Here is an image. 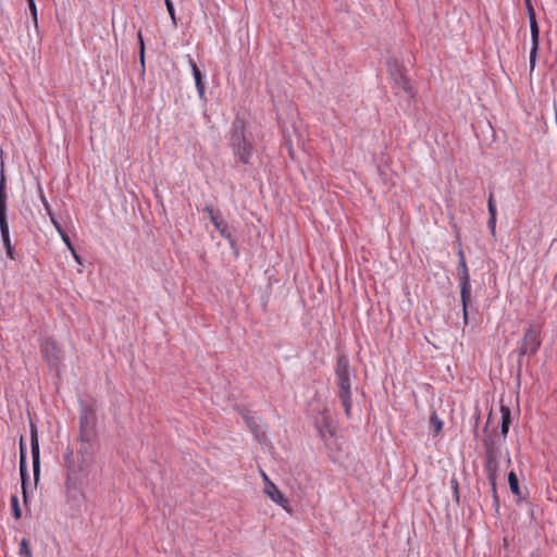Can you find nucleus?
<instances>
[{"instance_id":"1","label":"nucleus","mask_w":557,"mask_h":557,"mask_svg":"<svg viewBox=\"0 0 557 557\" xmlns=\"http://www.w3.org/2000/svg\"><path fill=\"white\" fill-rule=\"evenodd\" d=\"M228 146L234 157L242 164H250L255 151L252 135L247 129V123L243 116L236 114L228 132Z\"/></svg>"},{"instance_id":"2","label":"nucleus","mask_w":557,"mask_h":557,"mask_svg":"<svg viewBox=\"0 0 557 557\" xmlns=\"http://www.w3.org/2000/svg\"><path fill=\"white\" fill-rule=\"evenodd\" d=\"M351 371L349 360L346 355L341 354L337 357L335 366L336 385L338 387V398L344 407L347 418L351 417L352 398H351Z\"/></svg>"},{"instance_id":"3","label":"nucleus","mask_w":557,"mask_h":557,"mask_svg":"<svg viewBox=\"0 0 557 557\" xmlns=\"http://www.w3.org/2000/svg\"><path fill=\"white\" fill-rule=\"evenodd\" d=\"M66 463L67 475L65 480V494L67 502L79 505L84 498V492L82 488L83 479L86 476V472H81L76 469V463L73 459V450L67 448V453L64 456Z\"/></svg>"},{"instance_id":"4","label":"nucleus","mask_w":557,"mask_h":557,"mask_svg":"<svg viewBox=\"0 0 557 557\" xmlns=\"http://www.w3.org/2000/svg\"><path fill=\"white\" fill-rule=\"evenodd\" d=\"M387 71L393 82V89L398 96L403 91L408 100H413L417 96V88L407 76V70L396 58H388L386 61Z\"/></svg>"},{"instance_id":"5","label":"nucleus","mask_w":557,"mask_h":557,"mask_svg":"<svg viewBox=\"0 0 557 557\" xmlns=\"http://www.w3.org/2000/svg\"><path fill=\"white\" fill-rule=\"evenodd\" d=\"M0 233L5 249L7 257L11 260L16 259L14 246L11 244L10 230L7 218V193H5V177L3 170V162H1L0 170Z\"/></svg>"},{"instance_id":"6","label":"nucleus","mask_w":557,"mask_h":557,"mask_svg":"<svg viewBox=\"0 0 557 557\" xmlns=\"http://www.w3.org/2000/svg\"><path fill=\"white\" fill-rule=\"evenodd\" d=\"M541 327L536 324H530L525 330L521 345L518 349V361H517V372L518 375L521 373L522 369V360L525 355L534 356L539 351L542 341H541Z\"/></svg>"},{"instance_id":"7","label":"nucleus","mask_w":557,"mask_h":557,"mask_svg":"<svg viewBox=\"0 0 557 557\" xmlns=\"http://www.w3.org/2000/svg\"><path fill=\"white\" fill-rule=\"evenodd\" d=\"M457 274L460 285V298L462 305L463 323L468 324L469 307L472 304L471 298V282L469 269L466 260H459L457 264Z\"/></svg>"},{"instance_id":"8","label":"nucleus","mask_w":557,"mask_h":557,"mask_svg":"<svg viewBox=\"0 0 557 557\" xmlns=\"http://www.w3.org/2000/svg\"><path fill=\"white\" fill-rule=\"evenodd\" d=\"M97 416L91 405H83L79 411L78 438H97Z\"/></svg>"},{"instance_id":"9","label":"nucleus","mask_w":557,"mask_h":557,"mask_svg":"<svg viewBox=\"0 0 557 557\" xmlns=\"http://www.w3.org/2000/svg\"><path fill=\"white\" fill-rule=\"evenodd\" d=\"M492 419V413L488 414L486 425L483 429V447H484V460H498L500 456V443L503 438L496 430L490 432L488 425Z\"/></svg>"},{"instance_id":"10","label":"nucleus","mask_w":557,"mask_h":557,"mask_svg":"<svg viewBox=\"0 0 557 557\" xmlns=\"http://www.w3.org/2000/svg\"><path fill=\"white\" fill-rule=\"evenodd\" d=\"M529 22H530V30H531V51H530V72H532L535 67L539 48H540V27L536 21V14L534 7L527 9Z\"/></svg>"},{"instance_id":"11","label":"nucleus","mask_w":557,"mask_h":557,"mask_svg":"<svg viewBox=\"0 0 557 557\" xmlns=\"http://www.w3.org/2000/svg\"><path fill=\"white\" fill-rule=\"evenodd\" d=\"M29 432H30L33 473H34L35 483H37L39 480V476H40V448H39V437H38L37 425L33 420L29 421Z\"/></svg>"},{"instance_id":"12","label":"nucleus","mask_w":557,"mask_h":557,"mask_svg":"<svg viewBox=\"0 0 557 557\" xmlns=\"http://www.w3.org/2000/svg\"><path fill=\"white\" fill-rule=\"evenodd\" d=\"M41 352L51 368L58 369L62 360V350L55 339L49 337L41 344Z\"/></svg>"},{"instance_id":"13","label":"nucleus","mask_w":557,"mask_h":557,"mask_svg":"<svg viewBox=\"0 0 557 557\" xmlns=\"http://www.w3.org/2000/svg\"><path fill=\"white\" fill-rule=\"evenodd\" d=\"M78 440L81 442V447L77 451L79 462L76 465V469H79L81 472H86L87 468L94 462L95 442L97 438H90L88 441L85 438Z\"/></svg>"},{"instance_id":"14","label":"nucleus","mask_w":557,"mask_h":557,"mask_svg":"<svg viewBox=\"0 0 557 557\" xmlns=\"http://www.w3.org/2000/svg\"><path fill=\"white\" fill-rule=\"evenodd\" d=\"M20 475L22 483V494L25 506L28 504V494H27V485L29 483V475L27 471V461H26V447L24 443V436L20 437Z\"/></svg>"},{"instance_id":"15","label":"nucleus","mask_w":557,"mask_h":557,"mask_svg":"<svg viewBox=\"0 0 557 557\" xmlns=\"http://www.w3.org/2000/svg\"><path fill=\"white\" fill-rule=\"evenodd\" d=\"M315 426L319 431V435L324 444L329 445V438L335 435V428L332 425V421L326 410L322 411L321 419L315 421Z\"/></svg>"},{"instance_id":"16","label":"nucleus","mask_w":557,"mask_h":557,"mask_svg":"<svg viewBox=\"0 0 557 557\" xmlns=\"http://www.w3.org/2000/svg\"><path fill=\"white\" fill-rule=\"evenodd\" d=\"M187 60H188V64L191 69L194 78H195V85H196V89L198 91L199 98L201 100H205L206 99V86H205V82H203V75H202L200 69L197 66L194 59L189 54L187 55Z\"/></svg>"},{"instance_id":"17","label":"nucleus","mask_w":557,"mask_h":557,"mask_svg":"<svg viewBox=\"0 0 557 557\" xmlns=\"http://www.w3.org/2000/svg\"><path fill=\"white\" fill-rule=\"evenodd\" d=\"M263 476H264V480H265V486H264L265 494L274 503L281 505L283 508L286 509V505L288 504V500L281 493V491L277 488V486L274 483H272L264 473H263Z\"/></svg>"},{"instance_id":"18","label":"nucleus","mask_w":557,"mask_h":557,"mask_svg":"<svg viewBox=\"0 0 557 557\" xmlns=\"http://www.w3.org/2000/svg\"><path fill=\"white\" fill-rule=\"evenodd\" d=\"M244 419H245V422H246L247 426L249 428L250 432L253 434L255 438L257 440V442L260 444L265 443L268 440V436H267L264 430L262 429V426L257 422V420L249 414L244 416Z\"/></svg>"},{"instance_id":"19","label":"nucleus","mask_w":557,"mask_h":557,"mask_svg":"<svg viewBox=\"0 0 557 557\" xmlns=\"http://www.w3.org/2000/svg\"><path fill=\"white\" fill-rule=\"evenodd\" d=\"M487 209H488V214H490V218H488V221H487V227H488L492 236L495 237V235H496V214H497V210H496V206H495V202H494L493 191H491L490 196H488Z\"/></svg>"},{"instance_id":"20","label":"nucleus","mask_w":557,"mask_h":557,"mask_svg":"<svg viewBox=\"0 0 557 557\" xmlns=\"http://www.w3.org/2000/svg\"><path fill=\"white\" fill-rule=\"evenodd\" d=\"M215 230L220 233L222 237L228 240L231 248L234 250V253L238 255V248L235 238L233 237L234 227L230 226L226 222L220 224Z\"/></svg>"},{"instance_id":"21","label":"nucleus","mask_w":557,"mask_h":557,"mask_svg":"<svg viewBox=\"0 0 557 557\" xmlns=\"http://www.w3.org/2000/svg\"><path fill=\"white\" fill-rule=\"evenodd\" d=\"M484 467L487 472V479L491 484L492 492L495 493L496 480H497V471H498V460H484Z\"/></svg>"},{"instance_id":"22","label":"nucleus","mask_w":557,"mask_h":557,"mask_svg":"<svg viewBox=\"0 0 557 557\" xmlns=\"http://www.w3.org/2000/svg\"><path fill=\"white\" fill-rule=\"evenodd\" d=\"M508 484H509L511 493L515 496H518L519 498H521V490H520V485H519V480H518V476L515 471H510L508 473Z\"/></svg>"},{"instance_id":"23","label":"nucleus","mask_w":557,"mask_h":557,"mask_svg":"<svg viewBox=\"0 0 557 557\" xmlns=\"http://www.w3.org/2000/svg\"><path fill=\"white\" fill-rule=\"evenodd\" d=\"M430 426L435 436L440 435L443 431V421L438 418L436 411H432L430 416Z\"/></svg>"},{"instance_id":"24","label":"nucleus","mask_w":557,"mask_h":557,"mask_svg":"<svg viewBox=\"0 0 557 557\" xmlns=\"http://www.w3.org/2000/svg\"><path fill=\"white\" fill-rule=\"evenodd\" d=\"M137 38H138V45H139V61H140V65H141L143 72H144L145 71V50H146V47H145V41H144V37H143L141 30H138Z\"/></svg>"},{"instance_id":"25","label":"nucleus","mask_w":557,"mask_h":557,"mask_svg":"<svg viewBox=\"0 0 557 557\" xmlns=\"http://www.w3.org/2000/svg\"><path fill=\"white\" fill-rule=\"evenodd\" d=\"M10 502H11V509H12L13 518L15 520L21 519L22 510H21V507H20V503H18L17 496L16 495H12Z\"/></svg>"},{"instance_id":"26","label":"nucleus","mask_w":557,"mask_h":557,"mask_svg":"<svg viewBox=\"0 0 557 557\" xmlns=\"http://www.w3.org/2000/svg\"><path fill=\"white\" fill-rule=\"evenodd\" d=\"M502 421L504 424H511V411L507 406H500Z\"/></svg>"},{"instance_id":"27","label":"nucleus","mask_w":557,"mask_h":557,"mask_svg":"<svg viewBox=\"0 0 557 557\" xmlns=\"http://www.w3.org/2000/svg\"><path fill=\"white\" fill-rule=\"evenodd\" d=\"M450 485H451V490H453L454 499H455L456 504H459V498H460L459 483H458V480L456 476L451 478Z\"/></svg>"},{"instance_id":"28","label":"nucleus","mask_w":557,"mask_h":557,"mask_svg":"<svg viewBox=\"0 0 557 557\" xmlns=\"http://www.w3.org/2000/svg\"><path fill=\"white\" fill-rule=\"evenodd\" d=\"M20 555L21 556H26V557H30L32 556V550L29 548V543L26 539H23L21 541V544H20Z\"/></svg>"},{"instance_id":"29","label":"nucleus","mask_w":557,"mask_h":557,"mask_svg":"<svg viewBox=\"0 0 557 557\" xmlns=\"http://www.w3.org/2000/svg\"><path fill=\"white\" fill-rule=\"evenodd\" d=\"M164 2H165L166 10L171 16L173 24L176 25L175 9H174V4H173L172 0H164Z\"/></svg>"},{"instance_id":"30","label":"nucleus","mask_w":557,"mask_h":557,"mask_svg":"<svg viewBox=\"0 0 557 557\" xmlns=\"http://www.w3.org/2000/svg\"><path fill=\"white\" fill-rule=\"evenodd\" d=\"M210 221L212 222V224L214 225V227H219L220 224H222L223 222H225L222 216H221V213L220 211L215 212L214 214L210 215Z\"/></svg>"},{"instance_id":"31","label":"nucleus","mask_w":557,"mask_h":557,"mask_svg":"<svg viewBox=\"0 0 557 557\" xmlns=\"http://www.w3.org/2000/svg\"><path fill=\"white\" fill-rule=\"evenodd\" d=\"M50 219H51V222L53 223V225L55 226V228H57V230L59 231V233L62 235V237H63L64 242H65L67 245H70V239H69L67 235H66V234H64V233L62 232V227H61L60 223L57 221V219H55L53 215H51V218H50Z\"/></svg>"},{"instance_id":"32","label":"nucleus","mask_w":557,"mask_h":557,"mask_svg":"<svg viewBox=\"0 0 557 557\" xmlns=\"http://www.w3.org/2000/svg\"><path fill=\"white\" fill-rule=\"evenodd\" d=\"M29 10L32 13L33 21L37 25V8L34 0H28Z\"/></svg>"},{"instance_id":"33","label":"nucleus","mask_w":557,"mask_h":557,"mask_svg":"<svg viewBox=\"0 0 557 557\" xmlns=\"http://www.w3.org/2000/svg\"><path fill=\"white\" fill-rule=\"evenodd\" d=\"M509 428H510L509 424L500 423V433H498V434L500 435L503 441H505V438L507 437V434L509 432Z\"/></svg>"},{"instance_id":"34","label":"nucleus","mask_w":557,"mask_h":557,"mask_svg":"<svg viewBox=\"0 0 557 557\" xmlns=\"http://www.w3.org/2000/svg\"><path fill=\"white\" fill-rule=\"evenodd\" d=\"M492 495H493V505H494V508L496 510V512H498L499 510V497L497 495V490L495 488V493L492 492Z\"/></svg>"},{"instance_id":"35","label":"nucleus","mask_w":557,"mask_h":557,"mask_svg":"<svg viewBox=\"0 0 557 557\" xmlns=\"http://www.w3.org/2000/svg\"><path fill=\"white\" fill-rule=\"evenodd\" d=\"M72 251V255H73V258L75 259V261L79 264H82V257L74 250V248L71 247V244L67 245Z\"/></svg>"},{"instance_id":"36","label":"nucleus","mask_w":557,"mask_h":557,"mask_svg":"<svg viewBox=\"0 0 557 557\" xmlns=\"http://www.w3.org/2000/svg\"><path fill=\"white\" fill-rule=\"evenodd\" d=\"M479 422H480V413H476L475 414L474 430H473V433H474L475 437L478 436Z\"/></svg>"},{"instance_id":"37","label":"nucleus","mask_w":557,"mask_h":557,"mask_svg":"<svg viewBox=\"0 0 557 557\" xmlns=\"http://www.w3.org/2000/svg\"><path fill=\"white\" fill-rule=\"evenodd\" d=\"M203 211L207 212L209 214V216L215 213V211L213 210L212 206H206L203 208Z\"/></svg>"},{"instance_id":"38","label":"nucleus","mask_w":557,"mask_h":557,"mask_svg":"<svg viewBox=\"0 0 557 557\" xmlns=\"http://www.w3.org/2000/svg\"><path fill=\"white\" fill-rule=\"evenodd\" d=\"M457 255L459 260H466L465 251L461 247H459Z\"/></svg>"},{"instance_id":"39","label":"nucleus","mask_w":557,"mask_h":557,"mask_svg":"<svg viewBox=\"0 0 557 557\" xmlns=\"http://www.w3.org/2000/svg\"><path fill=\"white\" fill-rule=\"evenodd\" d=\"M42 200H44L45 208L48 211L49 216L51 218V215H53V214L50 210L49 203L47 202V200L44 197H42Z\"/></svg>"},{"instance_id":"40","label":"nucleus","mask_w":557,"mask_h":557,"mask_svg":"<svg viewBox=\"0 0 557 557\" xmlns=\"http://www.w3.org/2000/svg\"><path fill=\"white\" fill-rule=\"evenodd\" d=\"M523 1H524V4H525L527 9L533 7L532 0H523Z\"/></svg>"}]
</instances>
